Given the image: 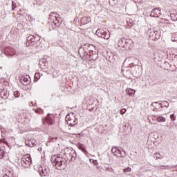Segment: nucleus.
<instances>
[{"mask_svg": "<svg viewBox=\"0 0 177 177\" xmlns=\"http://www.w3.org/2000/svg\"><path fill=\"white\" fill-rule=\"evenodd\" d=\"M21 164L24 168H30L32 164L31 156H24L21 160Z\"/></svg>", "mask_w": 177, "mask_h": 177, "instance_id": "423d86ee", "label": "nucleus"}, {"mask_svg": "<svg viewBox=\"0 0 177 177\" xmlns=\"http://www.w3.org/2000/svg\"><path fill=\"white\" fill-rule=\"evenodd\" d=\"M96 35L100 38H104V39H109V38H110V33H107V32H105L103 29H97Z\"/></svg>", "mask_w": 177, "mask_h": 177, "instance_id": "0eeeda50", "label": "nucleus"}, {"mask_svg": "<svg viewBox=\"0 0 177 177\" xmlns=\"http://www.w3.org/2000/svg\"><path fill=\"white\" fill-rule=\"evenodd\" d=\"M8 53H10L11 56H13V55H16V50H15L13 48H11L8 50Z\"/></svg>", "mask_w": 177, "mask_h": 177, "instance_id": "393cba45", "label": "nucleus"}, {"mask_svg": "<svg viewBox=\"0 0 177 177\" xmlns=\"http://www.w3.org/2000/svg\"><path fill=\"white\" fill-rule=\"evenodd\" d=\"M156 121H158V122H165V121H167V119H165V118L162 116H159L156 118Z\"/></svg>", "mask_w": 177, "mask_h": 177, "instance_id": "aec40b11", "label": "nucleus"}, {"mask_svg": "<svg viewBox=\"0 0 177 177\" xmlns=\"http://www.w3.org/2000/svg\"><path fill=\"white\" fill-rule=\"evenodd\" d=\"M50 161L53 167H55L56 169H58V171H63V169H66V167H67L66 159L61 157L60 155L53 156Z\"/></svg>", "mask_w": 177, "mask_h": 177, "instance_id": "f03ea898", "label": "nucleus"}, {"mask_svg": "<svg viewBox=\"0 0 177 177\" xmlns=\"http://www.w3.org/2000/svg\"><path fill=\"white\" fill-rule=\"evenodd\" d=\"M150 16L151 17H160L161 16V9L154 8L152 10Z\"/></svg>", "mask_w": 177, "mask_h": 177, "instance_id": "6e6552de", "label": "nucleus"}, {"mask_svg": "<svg viewBox=\"0 0 177 177\" xmlns=\"http://www.w3.org/2000/svg\"><path fill=\"white\" fill-rule=\"evenodd\" d=\"M63 23V19L57 12H51L48 19L49 30H56Z\"/></svg>", "mask_w": 177, "mask_h": 177, "instance_id": "f257e3e1", "label": "nucleus"}, {"mask_svg": "<svg viewBox=\"0 0 177 177\" xmlns=\"http://www.w3.org/2000/svg\"><path fill=\"white\" fill-rule=\"evenodd\" d=\"M0 129H2V128H1V126H0Z\"/></svg>", "mask_w": 177, "mask_h": 177, "instance_id": "c03bdc74", "label": "nucleus"}, {"mask_svg": "<svg viewBox=\"0 0 177 177\" xmlns=\"http://www.w3.org/2000/svg\"><path fill=\"white\" fill-rule=\"evenodd\" d=\"M154 154H155L156 160H162V158H164V156L161 155L160 153L156 152Z\"/></svg>", "mask_w": 177, "mask_h": 177, "instance_id": "6ab92c4d", "label": "nucleus"}, {"mask_svg": "<svg viewBox=\"0 0 177 177\" xmlns=\"http://www.w3.org/2000/svg\"><path fill=\"white\" fill-rule=\"evenodd\" d=\"M79 149L80 150H81L83 153H84V154L86 156V154H88V151H86V149H85V148L84 147L83 145H81L79 146Z\"/></svg>", "mask_w": 177, "mask_h": 177, "instance_id": "4be33fe9", "label": "nucleus"}, {"mask_svg": "<svg viewBox=\"0 0 177 177\" xmlns=\"http://www.w3.org/2000/svg\"><path fill=\"white\" fill-rule=\"evenodd\" d=\"M147 34L152 41H158L161 37V32L157 31L154 28L148 29Z\"/></svg>", "mask_w": 177, "mask_h": 177, "instance_id": "7ed1b4c3", "label": "nucleus"}, {"mask_svg": "<svg viewBox=\"0 0 177 177\" xmlns=\"http://www.w3.org/2000/svg\"><path fill=\"white\" fill-rule=\"evenodd\" d=\"M82 24H88V23H91V17H84L81 19Z\"/></svg>", "mask_w": 177, "mask_h": 177, "instance_id": "4468645a", "label": "nucleus"}, {"mask_svg": "<svg viewBox=\"0 0 177 177\" xmlns=\"http://www.w3.org/2000/svg\"><path fill=\"white\" fill-rule=\"evenodd\" d=\"M125 113H127V109H122L120 111V114H122V115L125 114Z\"/></svg>", "mask_w": 177, "mask_h": 177, "instance_id": "e433bc0d", "label": "nucleus"}, {"mask_svg": "<svg viewBox=\"0 0 177 177\" xmlns=\"http://www.w3.org/2000/svg\"><path fill=\"white\" fill-rule=\"evenodd\" d=\"M120 157L123 158L125 157V156H127V152H125V150H122V151H121V153H119Z\"/></svg>", "mask_w": 177, "mask_h": 177, "instance_id": "c756f323", "label": "nucleus"}, {"mask_svg": "<svg viewBox=\"0 0 177 177\" xmlns=\"http://www.w3.org/2000/svg\"><path fill=\"white\" fill-rule=\"evenodd\" d=\"M41 39V37L38 36V35H35V36L32 35H30L26 38V46H34L35 42H38Z\"/></svg>", "mask_w": 177, "mask_h": 177, "instance_id": "39448f33", "label": "nucleus"}, {"mask_svg": "<svg viewBox=\"0 0 177 177\" xmlns=\"http://www.w3.org/2000/svg\"><path fill=\"white\" fill-rule=\"evenodd\" d=\"M111 153L115 156V157H120L118 154H121V149L117 147H113L111 149Z\"/></svg>", "mask_w": 177, "mask_h": 177, "instance_id": "ddd939ff", "label": "nucleus"}, {"mask_svg": "<svg viewBox=\"0 0 177 177\" xmlns=\"http://www.w3.org/2000/svg\"><path fill=\"white\" fill-rule=\"evenodd\" d=\"M170 118L172 121H175L176 116H175V114L170 115Z\"/></svg>", "mask_w": 177, "mask_h": 177, "instance_id": "c9c22d12", "label": "nucleus"}, {"mask_svg": "<svg viewBox=\"0 0 177 177\" xmlns=\"http://www.w3.org/2000/svg\"><path fill=\"white\" fill-rule=\"evenodd\" d=\"M170 17L171 20H173V21H177V11L176 10L171 11L170 13Z\"/></svg>", "mask_w": 177, "mask_h": 177, "instance_id": "2eb2a0df", "label": "nucleus"}, {"mask_svg": "<svg viewBox=\"0 0 177 177\" xmlns=\"http://www.w3.org/2000/svg\"><path fill=\"white\" fill-rule=\"evenodd\" d=\"M37 3V5H41V3Z\"/></svg>", "mask_w": 177, "mask_h": 177, "instance_id": "79ce46f5", "label": "nucleus"}, {"mask_svg": "<svg viewBox=\"0 0 177 177\" xmlns=\"http://www.w3.org/2000/svg\"><path fill=\"white\" fill-rule=\"evenodd\" d=\"M14 96H15V97H19L20 96V92L15 91L14 92Z\"/></svg>", "mask_w": 177, "mask_h": 177, "instance_id": "473e14b6", "label": "nucleus"}, {"mask_svg": "<svg viewBox=\"0 0 177 177\" xmlns=\"http://www.w3.org/2000/svg\"><path fill=\"white\" fill-rule=\"evenodd\" d=\"M165 64H167L168 66H169L170 68H172V65L169 64V63L165 62Z\"/></svg>", "mask_w": 177, "mask_h": 177, "instance_id": "58836bf2", "label": "nucleus"}, {"mask_svg": "<svg viewBox=\"0 0 177 177\" xmlns=\"http://www.w3.org/2000/svg\"><path fill=\"white\" fill-rule=\"evenodd\" d=\"M93 162L95 165L97 164V160H93Z\"/></svg>", "mask_w": 177, "mask_h": 177, "instance_id": "ea45409f", "label": "nucleus"}, {"mask_svg": "<svg viewBox=\"0 0 177 177\" xmlns=\"http://www.w3.org/2000/svg\"><path fill=\"white\" fill-rule=\"evenodd\" d=\"M106 171H108V172H114V169L111 167H106Z\"/></svg>", "mask_w": 177, "mask_h": 177, "instance_id": "72a5a7b5", "label": "nucleus"}, {"mask_svg": "<svg viewBox=\"0 0 177 177\" xmlns=\"http://www.w3.org/2000/svg\"><path fill=\"white\" fill-rule=\"evenodd\" d=\"M128 26L130 28V27H132V23H130V24H128Z\"/></svg>", "mask_w": 177, "mask_h": 177, "instance_id": "a19ab883", "label": "nucleus"}, {"mask_svg": "<svg viewBox=\"0 0 177 177\" xmlns=\"http://www.w3.org/2000/svg\"><path fill=\"white\" fill-rule=\"evenodd\" d=\"M17 6V5L16 4V3L14 1H12V10H15Z\"/></svg>", "mask_w": 177, "mask_h": 177, "instance_id": "c85d7f7f", "label": "nucleus"}, {"mask_svg": "<svg viewBox=\"0 0 177 177\" xmlns=\"http://www.w3.org/2000/svg\"><path fill=\"white\" fill-rule=\"evenodd\" d=\"M131 171H132V169H131V167L123 169V172H131Z\"/></svg>", "mask_w": 177, "mask_h": 177, "instance_id": "7c9ffc66", "label": "nucleus"}, {"mask_svg": "<svg viewBox=\"0 0 177 177\" xmlns=\"http://www.w3.org/2000/svg\"><path fill=\"white\" fill-rule=\"evenodd\" d=\"M80 52H83L82 53V54H80V56H83V57H86V56H88V52L85 51V50H84V48H80L79 50V53Z\"/></svg>", "mask_w": 177, "mask_h": 177, "instance_id": "a211bd4d", "label": "nucleus"}, {"mask_svg": "<svg viewBox=\"0 0 177 177\" xmlns=\"http://www.w3.org/2000/svg\"><path fill=\"white\" fill-rule=\"evenodd\" d=\"M158 106H160V108L168 107L169 106V103L167 101H162L161 103L158 104Z\"/></svg>", "mask_w": 177, "mask_h": 177, "instance_id": "dca6fc26", "label": "nucleus"}, {"mask_svg": "<svg viewBox=\"0 0 177 177\" xmlns=\"http://www.w3.org/2000/svg\"><path fill=\"white\" fill-rule=\"evenodd\" d=\"M39 78H41V75L39 74V73H35V80H36V81H38Z\"/></svg>", "mask_w": 177, "mask_h": 177, "instance_id": "bb28decb", "label": "nucleus"}, {"mask_svg": "<svg viewBox=\"0 0 177 177\" xmlns=\"http://www.w3.org/2000/svg\"><path fill=\"white\" fill-rule=\"evenodd\" d=\"M20 82L21 84H22V85H28L30 82V76L29 75L22 76L20 79Z\"/></svg>", "mask_w": 177, "mask_h": 177, "instance_id": "9b49d317", "label": "nucleus"}, {"mask_svg": "<svg viewBox=\"0 0 177 177\" xmlns=\"http://www.w3.org/2000/svg\"><path fill=\"white\" fill-rule=\"evenodd\" d=\"M3 177H5V176H3ZM6 177H8V175H6Z\"/></svg>", "mask_w": 177, "mask_h": 177, "instance_id": "37998d69", "label": "nucleus"}, {"mask_svg": "<svg viewBox=\"0 0 177 177\" xmlns=\"http://www.w3.org/2000/svg\"><path fill=\"white\" fill-rule=\"evenodd\" d=\"M44 122H46V124H48V125H52V124H53V120L48 118L46 119L45 121H44Z\"/></svg>", "mask_w": 177, "mask_h": 177, "instance_id": "5701e85b", "label": "nucleus"}, {"mask_svg": "<svg viewBox=\"0 0 177 177\" xmlns=\"http://www.w3.org/2000/svg\"><path fill=\"white\" fill-rule=\"evenodd\" d=\"M43 63V64H44V66H48V62H46V59H41V61H40V64Z\"/></svg>", "mask_w": 177, "mask_h": 177, "instance_id": "2f4dec72", "label": "nucleus"}, {"mask_svg": "<svg viewBox=\"0 0 177 177\" xmlns=\"http://www.w3.org/2000/svg\"><path fill=\"white\" fill-rule=\"evenodd\" d=\"M172 41H174V42H177V32L173 34Z\"/></svg>", "mask_w": 177, "mask_h": 177, "instance_id": "a878e982", "label": "nucleus"}, {"mask_svg": "<svg viewBox=\"0 0 177 177\" xmlns=\"http://www.w3.org/2000/svg\"><path fill=\"white\" fill-rule=\"evenodd\" d=\"M25 145L29 147H34V146H37V140L35 139L26 140Z\"/></svg>", "mask_w": 177, "mask_h": 177, "instance_id": "9d476101", "label": "nucleus"}, {"mask_svg": "<svg viewBox=\"0 0 177 177\" xmlns=\"http://www.w3.org/2000/svg\"><path fill=\"white\" fill-rule=\"evenodd\" d=\"M5 156V151L3 149H0V158H2Z\"/></svg>", "mask_w": 177, "mask_h": 177, "instance_id": "cd10ccee", "label": "nucleus"}, {"mask_svg": "<svg viewBox=\"0 0 177 177\" xmlns=\"http://www.w3.org/2000/svg\"><path fill=\"white\" fill-rule=\"evenodd\" d=\"M125 44H126V48H131V45L129 44H132V41L131 40H126L125 41Z\"/></svg>", "mask_w": 177, "mask_h": 177, "instance_id": "b1692460", "label": "nucleus"}, {"mask_svg": "<svg viewBox=\"0 0 177 177\" xmlns=\"http://www.w3.org/2000/svg\"><path fill=\"white\" fill-rule=\"evenodd\" d=\"M41 176H49V168L41 167V171L39 172Z\"/></svg>", "mask_w": 177, "mask_h": 177, "instance_id": "f8f14e48", "label": "nucleus"}, {"mask_svg": "<svg viewBox=\"0 0 177 177\" xmlns=\"http://www.w3.org/2000/svg\"><path fill=\"white\" fill-rule=\"evenodd\" d=\"M68 156L70 157L71 161L75 160V157H77V152L73 148H71L68 150Z\"/></svg>", "mask_w": 177, "mask_h": 177, "instance_id": "1a4fd4ad", "label": "nucleus"}, {"mask_svg": "<svg viewBox=\"0 0 177 177\" xmlns=\"http://www.w3.org/2000/svg\"><path fill=\"white\" fill-rule=\"evenodd\" d=\"M66 121L69 127H74L78 124V120L74 113H68L66 117Z\"/></svg>", "mask_w": 177, "mask_h": 177, "instance_id": "20e7f679", "label": "nucleus"}, {"mask_svg": "<svg viewBox=\"0 0 177 177\" xmlns=\"http://www.w3.org/2000/svg\"><path fill=\"white\" fill-rule=\"evenodd\" d=\"M126 93H127V95H129V96H133V95H135L134 90H132L131 88L126 90Z\"/></svg>", "mask_w": 177, "mask_h": 177, "instance_id": "412c9836", "label": "nucleus"}, {"mask_svg": "<svg viewBox=\"0 0 177 177\" xmlns=\"http://www.w3.org/2000/svg\"><path fill=\"white\" fill-rule=\"evenodd\" d=\"M8 95H9V94H8V93H6V91H5V90H3L1 92V96L2 99L6 100L8 98Z\"/></svg>", "mask_w": 177, "mask_h": 177, "instance_id": "f3484780", "label": "nucleus"}, {"mask_svg": "<svg viewBox=\"0 0 177 177\" xmlns=\"http://www.w3.org/2000/svg\"><path fill=\"white\" fill-rule=\"evenodd\" d=\"M77 138H81V136H83L84 134L82 133L75 134Z\"/></svg>", "mask_w": 177, "mask_h": 177, "instance_id": "4c0bfd02", "label": "nucleus"}, {"mask_svg": "<svg viewBox=\"0 0 177 177\" xmlns=\"http://www.w3.org/2000/svg\"><path fill=\"white\" fill-rule=\"evenodd\" d=\"M161 106H159L158 104V105L155 108V110H156V111H161Z\"/></svg>", "mask_w": 177, "mask_h": 177, "instance_id": "f704fd0d", "label": "nucleus"}]
</instances>
